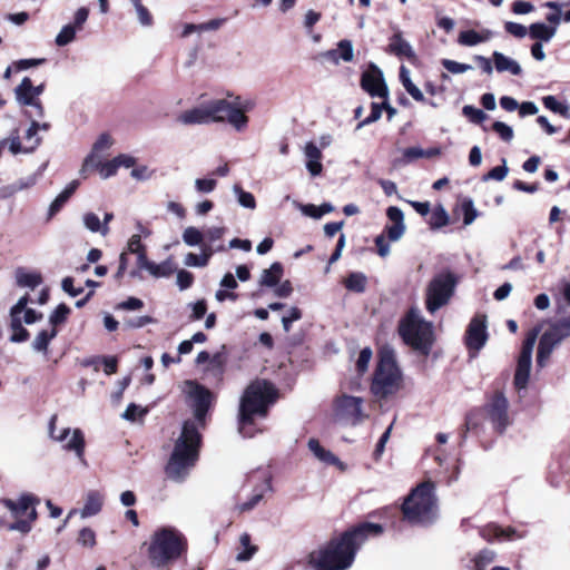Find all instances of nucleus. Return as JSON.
<instances>
[{
  "label": "nucleus",
  "mask_w": 570,
  "mask_h": 570,
  "mask_svg": "<svg viewBox=\"0 0 570 570\" xmlns=\"http://www.w3.org/2000/svg\"><path fill=\"white\" fill-rule=\"evenodd\" d=\"M383 533V527L373 522H361L338 538L331 540L324 548L308 557L313 570H347L352 567L361 547L370 539Z\"/></svg>",
  "instance_id": "1"
},
{
  "label": "nucleus",
  "mask_w": 570,
  "mask_h": 570,
  "mask_svg": "<svg viewBox=\"0 0 570 570\" xmlns=\"http://www.w3.org/2000/svg\"><path fill=\"white\" fill-rule=\"evenodd\" d=\"M277 390L265 381L256 380L244 391L239 403L238 431L244 438H253L257 432L255 419L267 416L268 407L276 401Z\"/></svg>",
  "instance_id": "2"
},
{
  "label": "nucleus",
  "mask_w": 570,
  "mask_h": 570,
  "mask_svg": "<svg viewBox=\"0 0 570 570\" xmlns=\"http://www.w3.org/2000/svg\"><path fill=\"white\" fill-rule=\"evenodd\" d=\"M202 435L195 421L184 422L181 433L176 440L173 453L166 465V474L169 479L181 482L189 474L198 459V450Z\"/></svg>",
  "instance_id": "3"
},
{
  "label": "nucleus",
  "mask_w": 570,
  "mask_h": 570,
  "mask_svg": "<svg viewBox=\"0 0 570 570\" xmlns=\"http://www.w3.org/2000/svg\"><path fill=\"white\" fill-rule=\"evenodd\" d=\"M187 551V539L174 527L153 532L147 547L149 563L157 570H169Z\"/></svg>",
  "instance_id": "4"
},
{
  "label": "nucleus",
  "mask_w": 570,
  "mask_h": 570,
  "mask_svg": "<svg viewBox=\"0 0 570 570\" xmlns=\"http://www.w3.org/2000/svg\"><path fill=\"white\" fill-rule=\"evenodd\" d=\"M404 518L413 524L428 525L438 517V502L431 482L419 484L402 504Z\"/></svg>",
  "instance_id": "5"
},
{
  "label": "nucleus",
  "mask_w": 570,
  "mask_h": 570,
  "mask_svg": "<svg viewBox=\"0 0 570 570\" xmlns=\"http://www.w3.org/2000/svg\"><path fill=\"white\" fill-rule=\"evenodd\" d=\"M399 334L403 342L423 356L431 352L434 333L431 322L425 321L420 311L411 308L399 323Z\"/></svg>",
  "instance_id": "6"
},
{
  "label": "nucleus",
  "mask_w": 570,
  "mask_h": 570,
  "mask_svg": "<svg viewBox=\"0 0 570 570\" xmlns=\"http://www.w3.org/2000/svg\"><path fill=\"white\" fill-rule=\"evenodd\" d=\"M401 382L402 373L396 364L394 351L382 350L373 375L371 392L377 397H386L399 391Z\"/></svg>",
  "instance_id": "7"
},
{
  "label": "nucleus",
  "mask_w": 570,
  "mask_h": 570,
  "mask_svg": "<svg viewBox=\"0 0 570 570\" xmlns=\"http://www.w3.org/2000/svg\"><path fill=\"white\" fill-rule=\"evenodd\" d=\"M458 277L451 271H443L433 276L425 289V308L434 314L449 304L454 294Z\"/></svg>",
  "instance_id": "8"
},
{
  "label": "nucleus",
  "mask_w": 570,
  "mask_h": 570,
  "mask_svg": "<svg viewBox=\"0 0 570 570\" xmlns=\"http://www.w3.org/2000/svg\"><path fill=\"white\" fill-rule=\"evenodd\" d=\"M570 336V313L553 322L541 335L537 351V365L544 367L553 350L567 337Z\"/></svg>",
  "instance_id": "9"
},
{
  "label": "nucleus",
  "mask_w": 570,
  "mask_h": 570,
  "mask_svg": "<svg viewBox=\"0 0 570 570\" xmlns=\"http://www.w3.org/2000/svg\"><path fill=\"white\" fill-rule=\"evenodd\" d=\"M333 411L338 422L352 426L361 424L367 417L364 412L363 399L347 394H342L335 399Z\"/></svg>",
  "instance_id": "10"
},
{
  "label": "nucleus",
  "mask_w": 570,
  "mask_h": 570,
  "mask_svg": "<svg viewBox=\"0 0 570 570\" xmlns=\"http://www.w3.org/2000/svg\"><path fill=\"white\" fill-rule=\"evenodd\" d=\"M209 122L227 121L235 130L243 131L248 125V117L233 109V102L215 99L206 102Z\"/></svg>",
  "instance_id": "11"
},
{
  "label": "nucleus",
  "mask_w": 570,
  "mask_h": 570,
  "mask_svg": "<svg viewBox=\"0 0 570 570\" xmlns=\"http://www.w3.org/2000/svg\"><path fill=\"white\" fill-rule=\"evenodd\" d=\"M185 386L187 401L194 412L195 420L203 426L205 424V416L214 401V394L195 381H186Z\"/></svg>",
  "instance_id": "12"
},
{
  "label": "nucleus",
  "mask_w": 570,
  "mask_h": 570,
  "mask_svg": "<svg viewBox=\"0 0 570 570\" xmlns=\"http://www.w3.org/2000/svg\"><path fill=\"white\" fill-rule=\"evenodd\" d=\"M57 416L53 415L49 422V435L52 440L63 443V449L75 452L76 456L82 462L85 460V436L80 429L70 430L69 428L62 429L61 432L55 434V424Z\"/></svg>",
  "instance_id": "13"
},
{
  "label": "nucleus",
  "mask_w": 570,
  "mask_h": 570,
  "mask_svg": "<svg viewBox=\"0 0 570 570\" xmlns=\"http://www.w3.org/2000/svg\"><path fill=\"white\" fill-rule=\"evenodd\" d=\"M485 412L493 429L499 433L505 431L510 425L509 401L503 392L497 391L485 405Z\"/></svg>",
  "instance_id": "14"
},
{
  "label": "nucleus",
  "mask_w": 570,
  "mask_h": 570,
  "mask_svg": "<svg viewBox=\"0 0 570 570\" xmlns=\"http://www.w3.org/2000/svg\"><path fill=\"white\" fill-rule=\"evenodd\" d=\"M32 81L29 77H24L21 82L14 88L16 100L20 106L29 107L24 111L27 118H42L45 109L40 99L32 92Z\"/></svg>",
  "instance_id": "15"
},
{
  "label": "nucleus",
  "mask_w": 570,
  "mask_h": 570,
  "mask_svg": "<svg viewBox=\"0 0 570 570\" xmlns=\"http://www.w3.org/2000/svg\"><path fill=\"white\" fill-rule=\"evenodd\" d=\"M361 88L372 98H389V88L385 83L382 70L373 62L361 76Z\"/></svg>",
  "instance_id": "16"
},
{
  "label": "nucleus",
  "mask_w": 570,
  "mask_h": 570,
  "mask_svg": "<svg viewBox=\"0 0 570 570\" xmlns=\"http://www.w3.org/2000/svg\"><path fill=\"white\" fill-rule=\"evenodd\" d=\"M487 340L485 316L473 317L465 333V344L468 348L479 352L484 346Z\"/></svg>",
  "instance_id": "17"
},
{
  "label": "nucleus",
  "mask_w": 570,
  "mask_h": 570,
  "mask_svg": "<svg viewBox=\"0 0 570 570\" xmlns=\"http://www.w3.org/2000/svg\"><path fill=\"white\" fill-rule=\"evenodd\" d=\"M137 267L138 269L147 271L155 278L169 277L176 271V265L170 257L157 264L149 261L147 255H140V257H138Z\"/></svg>",
  "instance_id": "18"
},
{
  "label": "nucleus",
  "mask_w": 570,
  "mask_h": 570,
  "mask_svg": "<svg viewBox=\"0 0 570 570\" xmlns=\"http://www.w3.org/2000/svg\"><path fill=\"white\" fill-rule=\"evenodd\" d=\"M386 216L393 223L392 225H387L385 227L387 238L391 242H396L403 236L405 232L404 214L401 208L391 206L386 210Z\"/></svg>",
  "instance_id": "19"
},
{
  "label": "nucleus",
  "mask_w": 570,
  "mask_h": 570,
  "mask_svg": "<svg viewBox=\"0 0 570 570\" xmlns=\"http://www.w3.org/2000/svg\"><path fill=\"white\" fill-rule=\"evenodd\" d=\"M39 500L31 494H22L19 500L16 502L11 499H1L0 503L7 508L13 517L18 518L24 513H29L31 509H36L35 504L38 503Z\"/></svg>",
  "instance_id": "20"
},
{
  "label": "nucleus",
  "mask_w": 570,
  "mask_h": 570,
  "mask_svg": "<svg viewBox=\"0 0 570 570\" xmlns=\"http://www.w3.org/2000/svg\"><path fill=\"white\" fill-rule=\"evenodd\" d=\"M224 249V246L213 247L209 244H203L200 254L188 253L184 258V264L189 267H205L214 253Z\"/></svg>",
  "instance_id": "21"
},
{
  "label": "nucleus",
  "mask_w": 570,
  "mask_h": 570,
  "mask_svg": "<svg viewBox=\"0 0 570 570\" xmlns=\"http://www.w3.org/2000/svg\"><path fill=\"white\" fill-rule=\"evenodd\" d=\"M304 155L306 157V169L311 176L315 177L321 175L323 165L321 163L322 151L313 141H309L304 147Z\"/></svg>",
  "instance_id": "22"
},
{
  "label": "nucleus",
  "mask_w": 570,
  "mask_h": 570,
  "mask_svg": "<svg viewBox=\"0 0 570 570\" xmlns=\"http://www.w3.org/2000/svg\"><path fill=\"white\" fill-rule=\"evenodd\" d=\"M309 451L315 455L317 460L321 462L327 464V465H335L340 470H344L345 465L340 461V459L332 453L331 451L324 449L318 440L311 439L307 443Z\"/></svg>",
  "instance_id": "23"
},
{
  "label": "nucleus",
  "mask_w": 570,
  "mask_h": 570,
  "mask_svg": "<svg viewBox=\"0 0 570 570\" xmlns=\"http://www.w3.org/2000/svg\"><path fill=\"white\" fill-rule=\"evenodd\" d=\"M389 52L397 56L399 58H406L409 60H412L415 58V52L405 39H403L402 33L399 31L394 33L390 38L389 43Z\"/></svg>",
  "instance_id": "24"
},
{
  "label": "nucleus",
  "mask_w": 570,
  "mask_h": 570,
  "mask_svg": "<svg viewBox=\"0 0 570 570\" xmlns=\"http://www.w3.org/2000/svg\"><path fill=\"white\" fill-rule=\"evenodd\" d=\"M481 537L489 541H505L515 538V530L513 528L503 529L497 524H488L480 530Z\"/></svg>",
  "instance_id": "25"
},
{
  "label": "nucleus",
  "mask_w": 570,
  "mask_h": 570,
  "mask_svg": "<svg viewBox=\"0 0 570 570\" xmlns=\"http://www.w3.org/2000/svg\"><path fill=\"white\" fill-rule=\"evenodd\" d=\"M178 121L183 125L209 124L206 104L181 112L178 116Z\"/></svg>",
  "instance_id": "26"
},
{
  "label": "nucleus",
  "mask_w": 570,
  "mask_h": 570,
  "mask_svg": "<svg viewBox=\"0 0 570 570\" xmlns=\"http://www.w3.org/2000/svg\"><path fill=\"white\" fill-rule=\"evenodd\" d=\"M494 68L498 72H510L513 76H519L522 72L519 62L502 52L494 51L492 55Z\"/></svg>",
  "instance_id": "27"
},
{
  "label": "nucleus",
  "mask_w": 570,
  "mask_h": 570,
  "mask_svg": "<svg viewBox=\"0 0 570 570\" xmlns=\"http://www.w3.org/2000/svg\"><path fill=\"white\" fill-rule=\"evenodd\" d=\"M104 503V495L96 491L91 490L87 493L85 504L80 511V515L82 519L92 517L98 514L101 511Z\"/></svg>",
  "instance_id": "28"
},
{
  "label": "nucleus",
  "mask_w": 570,
  "mask_h": 570,
  "mask_svg": "<svg viewBox=\"0 0 570 570\" xmlns=\"http://www.w3.org/2000/svg\"><path fill=\"white\" fill-rule=\"evenodd\" d=\"M324 56L335 63H338L340 59L350 62L354 58L353 45L347 39L341 40L337 43V49L328 50Z\"/></svg>",
  "instance_id": "29"
},
{
  "label": "nucleus",
  "mask_w": 570,
  "mask_h": 570,
  "mask_svg": "<svg viewBox=\"0 0 570 570\" xmlns=\"http://www.w3.org/2000/svg\"><path fill=\"white\" fill-rule=\"evenodd\" d=\"M531 363H532L531 360L518 357L514 379H513V385L519 392L525 390L528 386L529 379H530Z\"/></svg>",
  "instance_id": "30"
},
{
  "label": "nucleus",
  "mask_w": 570,
  "mask_h": 570,
  "mask_svg": "<svg viewBox=\"0 0 570 570\" xmlns=\"http://www.w3.org/2000/svg\"><path fill=\"white\" fill-rule=\"evenodd\" d=\"M4 140H6V145L7 144L9 145L10 153L13 155H17L20 153L30 154V153L35 151L41 142V138H36L31 144L22 146L18 130H14L11 134V136Z\"/></svg>",
  "instance_id": "31"
},
{
  "label": "nucleus",
  "mask_w": 570,
  "mask_h": 570,
  "mask_svg": "<svg viewBox=\"0 0 570 570\" xmlns=\"http://www.w3.org/2000/svg\"><path fill=\"white\" fill-rule=\"evenodd\" d=\"M490 37L491 32L489 30H485L481 33L476 32L475 30H465L460 32L458 42L461 46L473 47L488 41Z\"/></svg>",
  "instance_id": "32"
},
{
  "label": "nucleus",
  "mask_w": 570,
  "mask_h": 570,
  "mask_svg": "<svg viewBox=\"0 0 570 570\" xmlns=\"http://www.w3.org/2000/svg\"><path fill=\"white\" fill-rule=\"evenodd\" d=\"M112 139L108 134H101L97 141L94 144L91 153L86 157L81 171H85L95 159H98L97 154L101 150L110 148Z\"/></svg>",
  "instance_id": "33"
},
{
  "label": "nucleus",
  "mask_w": 570,
  "mask_h": 570,
  "mask_svg": "<svg viewBox=\"0 0 570 570\" xmlns=\"http://www.w3.org/2000/svg\"><path fill=\"white\" fill-rule=\"evenodd\" d=\"M557 28L547 26L543 22L532 23L529 27V35L532 39L549 42L556 35Z\"/></svg>",
  "instance_id": "34"
},
{
  "label": "nucleus",
  "mask_w": 570,
  "mask_h": 570,
  "mask_svg": "<svg viewBox=\"0 0 570 570\" xmlns=\"http://www.w3.org/2000/svg\"><path fill=\"white\" fill-rule=\"evenodd\" d=\"M283 275V266L281 263H273L269 268L264 269L261 276V285L274 287L278 284Z\"/></svg>",
  "instance_id": "35"
},
{
  "label": "nucleus",
  "mask_w": 570,
  "mask_h": 570,
  "mask_svg": "<svg viewBox=\"0 0 570 570\" xmlns=\"http://www.w3.org/2000/svg\"><path fill=\"white\" fill-rule=\"evenodd\" d=\"M57 334L58 331L56 328L40 331L32 342L33 351L47 354L48 346Z\"/></svg>",
  "instance_id": "36"
},
{
  "label": "nucleus",
  "mask_w": 570,
  "mask_h": 570,
  "mask_svg": "<svg viewBox=\"0 0 570 570\" xmlns=\"http://www.w3.org/2000/svg\"><path fill=\"white\" fill-rule=\"evenodd\" d=\"M458 209L463 215V224L465 226L471 225L479 216V212L475 208L474 202L471 197L461 198Z\"/></svg>",
  "instance_id": "37"
},
{
  "label": "nucleus",
  "mask_w": 570,
  "mask_h": 570,
  "mask_svg": "<svg viewBox=\"0 0 570 570\" xmlns=\"http://www.w3.org/2000/svg\"><path fill=\"white\" fill-rule=\"evenodd\" d=\"M82 223L85 228L91 233H98L101 236H107L109 234V226L101 225L100 218L92 212L83 214Z\"/></svg>",
  "instance_id": "38"
},
{
  "label": "nucleus",
  "mask_w": 570,
  "mask_h": 570,
  "mask_svg": "<svg viewBox=\"0 0 570 570\" xmlns=\"http://www.w3.org/2000/svg\"><path fill=\"white\" fill-rule=\"evenodd\" d=\"M17 284L20 287L36 288L42 283V277L40 273L37 272H26L23 269H18L16 273Z\"/></svg>",
  "instance_id": "39"
},
{
  "label": "nucleus",
  "mask_w": 570,
  "mask_h": 570,
  "mask_svg": "<svg viewBox=\"0 0 570 570\" xmlns=\"http://www.w3.org/2000/svg\"><path fill=\"white\" fill-rule=\"evenodd\" d=\"M367 278L361 272H352L344 281L346 289L354 293H363L366 289Z\"/></svg>",
  "instance_id": "40"
},
{
  "label": "nucleus",
  "mask_w": 570,
  "mask_h": 570,
  "mask_svg": "<svg viewBox=\"0 0 570 570\" xmlns=\"http://www.w3.org/2000/svg\"><path fill=\"white\" fill-rule=\"evenodd\" d=\"M450 222V216L442 205L435 206L428 220L430 228L435 230L446 226Z\"/></svg>",
  "instance_id": "41"
},
{
  "label": "nucleus",
  "mask_w": 570,
  "mask_h": 570,
  "mask_svg": "<svg viewBox=\"0 0 570 570\" xmlns=\"http://www.w3.org/2000/svg\"><path fill=\"white\" fill-rule=\"evenodd\" d=\"M301 210L305 216L320 219L325 214H328L334 210V206L331 203H323L321 206H315L313 204L302 205Z\"/></svg>",
  "instance_id": "42"
},
{
  "label": "nucleus",
  "mask_w": 570,
  "mask_h": 570,
  "mask_svg": "<svg viewBox=\"0 0 570 570\" xmlns=\"http://www.w3.org/2000/svg\"><path fill=\"white\" fill-rule=\"evenodd\" d=\"M183 242L190 247L199 246L202 248L204 244L203 232L194 226L186 227L181 235Z\"/></svg>",
  "instance_id": "43"
},
{
  "label": "nucleus",
  "mask_w": 570,
  "mask_h": 570,
  "mask_svg": "<svg viewBox=\"0 0 570 570\" xmlns=\"http://www.w3.org/2000/svg\"><path fill=\"white\" fill-rule=\"evenodd\" d=\"M233 191L237 198L238 204L247 209H255L256 208V200L252 193L246 191L242 188L240 185L235 184L233 186Z\"/></svg>",
  "instance_id": "44"
},
{
  "label": "nucleus",
  "mask_w": 570,
  "mask_h": 570,
  "mask_svg": "<svg viewBox=\"0 0 570 570\" xmlns=\"http://www.w3.org/2000/svg\"><path fill=\"white\" fill-rule=\"evenodd\" d=\"M239 542L244 550L237 554L236 560L240 562L250 560L257 551V547L250 544V535L246 532L243 533L239 538Z\"/></svg>",
  "instance_id": "45"
},
{
  "label": "nucleus",
  "mask_w": 570,
  "mask_h": 570,
  "mask_svg": "<svg viewBox=\"0 0 570 570\" xmlns=\"http://www.w3.org/2000/svg\"><path fill=\"white\" fill-rule=\"evenodd\" d=\"M77 29L70 23L63 26L56 36L55 42L58 47H65L76 39Z\"/></svg>",
  "instance_id": "46"
},
{
  "label": "nucleus",
  "mask_w": 570,
  "mask_h": 570,
  "mask_svg": "<svg viewBox=\"0 0 570 570\" xmlns=\"http://www.w3.org/2000/svg\"><path fill=\"white\" fill-rule=\"evenodd\" d=\"M89 167H95L98 169L101 178L107 179L114 175H116L118 167L115 159L110 161L102 163L100 159H95L94 164H90Z\"/></svg>",
  "instance_id": "47"
},
{
  "label": "nucleus",
  "mask_w": 570,
  "mask_h": 570,
  "mask_svg": "<svg viewBox=\"0 0 570 570\" xmlns=\"http://www.w3.org/2000/svg\"><path fill=\"white\" fill-rule=\"evenodd\" d=\"M37 519V511L36 509H31V511L28 513V519L26 520H18L13 523H10L8 525V529L10 531H19L21 533H28L30 532L32 528V522Z\"/></svg>",
  "instance_id": "48"
},
{
  "label": "nucleus",
  "mask_w": 570,
  "mask_h": 570,
  "mask_svg": "<svg viewBox=\"0 0 570 570\" xmlns=\"http://www.w3.org/2000/svg\"><path fill=\"white\" fill-rule=\"evenodd\" d=\"M538 334H539L538 328H533L528 334V336L525 337V340L523 341V344H522V348H521V352L519 355L520 358H525V360L532 361V351H533Z\"/></svg>",
  "instance_id": "49"
},
{
  "label": "nucleus",
  "mask_w": 570,
  "mask_h": 570,
  "mask_svg": "<svg viewBox=\"0 0 570 570\" xmlns=\"http://www.w3.org/2000/svg\"><path fill=\"white\" fill-rule=\"evenodd\" d=\"M69 313L70 308L66 304H59L49 316V323L52 326L51 328H56L57 325L65 323Z\"/></svg>",
  "instance_id": "50"
},
{
  "label": "nucleus",
  "mask_w": 570,
  "mask_h": 570,
  "mask_svg": "<svg viewBox=\"0 0 570 570\" xmlns=\"http://www.w3.org/2000/svg\"><path fill=\"white\" fill-rule=\"evenodd\" d=\"M495 559V553L492 550L484 549L481 550L476 557L474 558V569L473 570H484V568L492 563Z\"/></svg>",
  "instance_id": "51"
},
{
  "label": "nucleus",
  "mask_w": 570,
  "mask_h": 570,
  "mask_svg": "<svg viewBox=\"0 0 570 570\" xmlns=\"http://www.w3.org/2000/svg\"><path fill=\"white\" fill-rule=\"evenodd\" d=\"M462 114L473 124H482L488 118L483 110L471 105H465L462 108Z\"/></svg>",
  "instance_id": "52"
},
{
  "label": "nucleus",
  "mask_w": 570,
  "mask_h": 570,
  "mask_svg": "<svg viewBox=\"0 0 570 570\" xmlns=\"http://www.w3.org/2000/svg\"><path fill=\"white\" fill-rule=\"evenodd\" d=\"M502 163H503V165L495 166L492 169H490L488 171V174H485L483 176V180L484 181H487V180L502 181L507 177V175L509 173V169H508V167L505 165L507 160L504 158L502 159Z\"/></svg>",
  "instance_id": "53"
},
{
  "label": "nucleus",
  "mask_w": 570,
  "mask_h": 570,
  "mask_svg": "<svg viewBox=\"0 0 570 570\" xmlns=\"http://www.w3.org/2000/svg\"><path fill=\"white\" fill-rule=\"evenodd\" d=\"M372 350L370 347H364L361 350L357 361H356V371L360 375H363L368 370V364L372 358Z\"/></svg>",
  "instance_id": "54"
},
{
  "label": "nucleus",
  "mask_w": 570,
  "mask_h": 570,
  "mask_svg": "<svg viewBox=\"0 0 570 570\" xmlns=\"http://www.w3.org/2000/svg\"><path fill=\"white\" fill-rule=\"evenodd\" d=\"M78 543L86 548H92L96 546V533L91 528H82L79 531Z\"/></svg>",
  "instance_id": "55"
},
{
  "label": "nucleus",
  "mask_w": 570,
  "mask_h": 570,
  "mask_svg": "<svg viewBox=\"0 0 570 570\" xmlns=\"http://www.w3.org/2000/svg\"><path fill=\"white\" fill-rule=\"evenodd\" d=\"M382 116V106L381 104L379 102H372L371 104V112L370 115L363 119L362 121H360L356 126V129H361L367 125H371L375 121H377Z\"/></svg>",
  "instance_id": "56"
},
{
  "label": "nucleus",
  "mask_w": 570,
  "mask_h": 570,
  "mask_svg": "<svg viewBox=\"0 0 570 570\" xmlns=\"http://www.w3.org/2000/svg\"><path fill=\"white\" fill-rule=\"evenodd\" d=\"M442 66L451 73L459 75L472 70L473 67L468 63L458 62L451 59H443Z\"/></svg>",
  "instance_id": "57"
},
{
  "label": "nucleus",
  "mask_w": 570,
  "mask_h": 570,
  "mask_svg": "<svg viewBox=\"0 0 570 570\" xmlns=\"http://www.w3.org/2000/svg\"><path fill=\"white\" fill-rule=\"evenodd\" d=\"M492 129L503 141H511L513 138V129L509 125L502 121H494L492 125Z\"/></svg>",
  "instance_id": "58"
},
{
  "label": "nucleus",
  "mask_w": 570,
  "mask_h": 570,
  "mask_svg": "<svg viewBox=\"0 0 570 570\" xmlns=\"http://www.w3.org/2000/svg\"><path fill=\"white\" fill-rule=\"evenodd\" d=\"M217 186V180L214 178H197L195 180V189L200 194H209Z\"/></svg>",
  "instance_id": "59"
},
{
  "label": "nucleus",
  "mask_w": 570,
  "mask_h": 570,
  "mask_svg": "<svg viewBox=\"0 0 570 570\" xmlns=\"http://www.w3.org/2000/svg\"><path fill=\"white\" fill-rule=\"evenodd\" d=\"M224 227H209L205 232H203L204 235V244H209L214 247V243L223 237L225 234Z\"/></svg>",
  "instance_id": "60"
},
{
  "label": "nucleus",
  "mask_w": 570,
  "mask_h": 570,
  "mask_svg": "<svg viewBox=\"0 0 570 570\" xmlns=\"http://www.w3.org/2000/svg\"><path fill=\"white\" fill-rule=\"evenodd\" d=\"M127 247L130 253L137 255V258L140 257V255H147L146 247L141 244V235L140 234H134L129 238Z\"/></svg>",
  "instance_id": "61"
},
{
  "label": "nucleus",
  "mask_w": 570,
  "mask_h": 570,
  "mask_svg": "<svg viewBox=\"0 0 570 570\" xmlns=\"http://www.w3.org/2000/svg\"><path fill=\"white\" fill-rule=\"evenodd\" d=\"M302 318V311L298 307H291L288 315L282 317L283 328L286 333H288L292 328V324L295 321Z\"/></svg>",
  "instance_id": "62"
},
{
  "label": "nucleus",
  "mask_w": 570,
  "mask_h": 570,
  "mask_svg": "<svg viewBox=\"0 0 570 570\" xmlns=\"http://www.w3.org/2000/svg\"><path fill=\"white\" fill-rule=\"evenodd\" d=\"M177 286L180 291L189 288L194 283V275L185 269H179L176 277Z\"/></svg>",
  "instance_id": "63"
},
{
  "label": "nucleus",
  "mask_w": 570,
  "mask_h": 570,
  "mask_svg": "<svg viewBox=\"0 0 570 570\" xmlns=\"http://www.w3.org/2000/svg\"><path fill=\"white\" fill-rule=\"evenodd\" d=\"M147 410L141 409L140 406L136 405L135 403H130L126 411L122 414V419L127 421H136L137 417L141 419L146 415Z\"/></svg>",
  "instance_id": "64"
}]
</instances>
